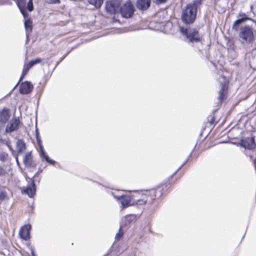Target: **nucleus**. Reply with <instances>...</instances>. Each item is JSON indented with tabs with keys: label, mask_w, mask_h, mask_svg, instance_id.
I'll use <instances>...</instances> for the list:
<instances>
[{
	"label": "nucleus",
	"mask_w": 256,
	"mask_h": 256,
	"mask_svg": "<svg viewBox=\"0 0 256 256\" xmlns=\"http://www.w3.org/2000/svg\"><path fill=\"white\" fill-rule=\"evenodd\" d=\"M169 184H164L158 186L156 188H152L150 190L146 192L145 196L146 199L136 198L135 195L129 194H118L116 193L118 191L108 192V193L112 195L114 198L121 204V207L122 208H126L130 206H136L138 208H143L144 204L151 206L155 204L152 210L154 211L158 207V202L157 200L159 199L163 194H164L169 188Z\"/></svg>",
	"instance_id": "obj_1"
},
{
	"label": "nucleus",
	"mask_w": 256,
	"mask_h": 256,
	"mask_svg": "<svg viewBox=\"0 0 256 256\" xmlns=\"http://www.w3.org/2000/svg\"><path fill=\"white\" fill-rule=\"evenodd\" d=\"M180 32L184 37V41L188 44L194 46V44L198 45L197 48L201 51L202 42V36L200 34L198 30L194 28L180 27Z\"/></svg>",
	"instance_id": "obj_2"
},
{
	"label": "nucleus",
	"mask_w": 256,
	"mask_h": 256,
	"mask_svg": "<svg viewBox=\"0 0 256 256\" xmlns=\"http://www.w3.org/2000/svg\"><path fill=\"white\" fill-rule=\"evenodd\" d=\"M202 0H194L192 2L188 4L183 10L181 19L186 24H193L196 19L198 11V8L202 4Z\"/></svg>",
	"instance_id": "obj_3"
},
{
	"label": "nucleus",
	"mask_w": 256,
	"mask_h": 256,
	"mask_svg": "<svg viewBox=\"0 0 256 256\" xmlns=\"http://www.w3.org/2000/svg\"><path fill=\"white\" fill-rule=\"evenodd\" d=\"M239 37L243 40L250 43L254 40V34L252 28L248 25H246L240 28Z\"/></svg>",
	"instance_id": "obj_4"
},
{
	"label": "nucleus",
	"mask_w": 256,
	"mask_h": 256,
	"mask_svg": "<svg viewBox=\"0 0 256 256\" xmlns=\"http://www.w3.org/2000/svg\"><path fill=\"white\" fill-rule=\"evenodd\" d=\"M134 10L130 0H128L122 6H120L119 12L122 18H130L133 16Z\"/></svg>",
	"instance_id": "obj_5"
},
{
	"label": "nucleus",
	"mask_w": 256,
	"mask_h": 256,
	"mask_svg": "<svg viewBox=\"0 0 256 256\" xmlns=\"http://www.w3.org/2000/svg\"><path fill=\"white\" fill-rule=\"evenodd\" d=\"M122 0H108L105 4L106 12L111 14H114L120 11Z\"/></svg>",
	"instance_id": "obj_6"
},
{
	"label": "nucleus",
	"mask_w": 256,
	"mask_h": 256,
	"mask_svg": "<svg viewBox=\"0 0 256 256\" xmlns=\"http://www.w3.org/2000/svg\"><path fill=\"white\" fill-rule=\"evenodd\" d=\"M21 122L19 117H14L7 124L5 128V132L10 134L17 131L20 127Z\"/></svg>",
	"instance_id": "obj_7"
},
{
	"label": "nucleus",
	"mask_w": 256,
	"mask_h": 256,
	"mask_svg": "<svg viewBox=\"0 0 256 256\" xmlns=\"http://www.w3.org/2000/svg\"><path fill=\"white\" fill-rule=\"evenodd\" d=\"M36 192V186L35 183V180L33 178H32V182L27 186L24 187L22 190V194L28 195L30 198L34 197Z\"/></svg>",
	"instance_id": "obj_8"
},
{
	"label": "nucleus",
	"mask_w": 256,
	"mask_h": 256,
	"mask_svg": "<svg viewBox=\"0 0 256 256\" xmlns=\"http://www.w3.org/2000/svg\"><path fill=\"white\" fill-rule=\"evenodd\" d=\"M240 145L241 146L248 149L254 148L256 146L255 138L254 136L244 138L240 140Z\"/></svg>",
	"instance_id": "obj_9"
},
{
	"label": "nucleus",
	"mask_w": 256,
	"mask_h": 256,
	"mask_svg": "<svg viewBox=\"0 0 256 256\" xmlns=\"http://www.w3.org/2000/svg\"><path fill=\"white\" fill-rule=\"evenodd\" d=\"M32 230V226L30 224H24L20 230L19 235L20 238L24 240H28L30 239V232Z\"/></svg>",
	"instance_id": "obj_10"
},
{
	"label": "nucleus",
	"mask_w": 256,
	"mask_h": 256,
	"mask_svg": "<svg viewBox=\"0 0 256 256\" xmlns=\"http://www.w3.org/2000/svg\"><path fill=\"white\" fill-rule=\"evenodd\" d=\"M34 86L30 81H25L22 82L19 88L20 93L22 94H28L33 90Z\"/></svg>",
	"instance_id": "obj_11"
},
{
	"label": "nucleus",
	"mask_w": 256,
	"mask_h": 256,
	"mask_svg": "<svg viewBox=\"0 0 256 256\" xmlns=\"http://www.w3.org/2000/svg\"><path fill=\"white\" fill-rule=\"evenodd\" d=\"M10 112L8 108L4 107L0 110V124H6L10 118Z\"/></svg>",
	"instance_id": "obj_12"
},
{
	"label": "nucleus",
	"mask_w": 256,
	"mask_h": 256,
	"mask_svg": "<svg viewBox=\"0 0 256 256\" xmlns=\"http://www.w3.org/2000/svg\"><path fill=\"white\" fill-rule=\"evenodd\" d=\"M151 0H136V6L142 11L148 10L150 6Z\"/></svg>",
	"instance_id": "obj_13"
},
{
	"label": "nucleus",
	"mask_w": 256,
	"mask_h": 256,
	"mask_svg": "<svg viewBox=\"0 0 256 256\" xmlns=\"http://www.w3.org/2000/svg\"><path fill=\"white\" fill-rule=\"evenodd\" d=\"M24 26L26 36V42L28 41V36L32 30V22L30 18L26 19L24 22Z\"/></svg>",
	"instance_id": "obj_14"
},
{
	"label": "nucleus",
	"mask_w": 256,
	"mask_h": 256,
	"mask_svg": "<svg viewBox=\"0 0 256 256\" xmlns=\"http://www.w3.org/2000/svg\"><path fill=\"white\" fill-rule=\"evenodd\" d=\"M23 162L25 166L28 168L33 167L32 156L31 152H28L26 154L23 159Z\"/></svg>",
	"instance_id": "obj_15"
},
{
	"label": "nucleus",
	"mask_w": 256,
	"mask_h": 256,
	"mask_svg": "<svg viewBox=\"0 0 256 256\" xmlns=\"http://www.w3.org/2000/svg\"><path fill=\"white\" fill-rule=\"evenodd\" d=\"M228 85L224 84L222 85L219 92L218 99L220 102H222L226 98L227 95Z\"/></svg>",
	"instance_id": "obj_16"
},
{
	"label": "nucleus",
	"mask_w": 256,
	"mask_h": 256,
	"mask_svg": "<svg viewBox=\"0 0 256 256\" xmlns=\"http://www.w3.org/2000/svg\"><path fill=\"white\" fill-rule=\"evenodd\" d=\"M16 154L22 153L26 148V145L24 140L22 139H18L16 142Z\"/></svg>",
	"instance_id": "obj_17"
},
{
	"label": "nucleus",
	"mask_w": 256,
	"mask_h": 256,
	"mask_svg": "<svg viewBox=\"0 0 256 256\" xmlns=\"http://www.w3.org/2000/svg\"><path fill=\"white\" fill-rule=\"evenodd\" d=\"M144 190V192L142 193V191H138V190H134L132 192H130V195H135L136 196V198H144L145 200L146 199V197L145 196L146 192V190Z\"/></svg>",
	"instance_id": "obj_18"
},
{
	"label": "nucleus",
	"mask_w": 256,
	"mask_h": 256,
	"mask_svg": "<svg viewBox=\"0 0 256 256\" xmlns=\"http://www.w3.org/2000/svg\"><path fill=\"white\" fill-rule=\"evenodd\" d=\"M245 22H244L243 18H238L234 22L232 28L236 32H238L240 30V24L244 23Z\"/></svg>",
	"instance_id": "obj_19"
},
{
	"label": "nucleus",
	"mask_w": 256,
	"mask_h": 256,
	"mask_svg": "<svg viewBox=\"0 0 256 256\" xmlns=\"http://www.w3.org/2000/svg\"><path fill=\"white\" fill-rule=\"evenodd\" d=\"M40 156L42 158L44 159L46 162L51 165L54 166L56 163L55 160L50 158L46 154V152L41 154L40 155Z\"/></svg>",
	"instance_id": "obj_20"
},
{
	"label": "nucleus",
	"mask_w": 256,
	"mask_h": 256,
	"mask_svg": "<svg viewBox=\"0 0 256 256\" xmlns=\"http://www.w3.org/2000/svg\"><path fill=\"white\" fill-rule=\"evenodd\" d=\"M42 61V59L40 58H37L34 60H30L28 63L27 64V66L28 68H30L34 65L40 64Z\"/></svg>",
	"instance_id": "obj_21"
},
{
	"label": "nucleus",
	"mask_w": 256,
	"mask_h": 256,
	"mask_svg": "<svg viewBox=\"0 0 256 256\" xmlns=\"http://www.w3.org/2000/svg\"><path fill=\"white\" fill-rule=\"evenodd\" d=\"M238 16L240 18H243L244 19V22H246L247 20H251L252 21V22H256V21L248 17L246 13H244V12H240L238 14Z\"/></svg>",
	"instance_id": "obj_22"
},
{
	"label": "nucleus",
	"mask_w": 256,
	"mask_h": 256,
	"mask_svg": "<svg viewBox=\"0 0 256 256\" xmlns=\"http://www.w3.org/2000/svg\"><path fill=\"white\" fill-rule=\"evenodd\" d=\"M30 69V68H28V66L26 65L24 66V68H23L22 72V74H21V76H20L19 81L18 82L17 84L16 85V86L14 87V88L18 85L19 82L23 80V78H24L25 76L28 72Z\"/></svg>",
	"instance_id": "obj_23"
},
{
	"label": "nucleus",
	"mask_w": 256,
	"mask_h": 256,
	"mask_svg": "<svg viewBox=\"0 0 256 256\" xmlns=\"http://www.w3.org/2000/svg\"><path fill=\"white\" fill-rule=\"evenodd\" d=\"M8 197V194L4 188L0 186V202H2Z\"/></svg>",
	"instance_id": "obj_24"
},
{
	"label": "nucleus",
	"mask_w": 256,
	"mask_h": 256,
	"mask_svg": "<svg viewBox=\"0 0 256 256\" xmlns=\"http://www.w3.org/2000/svg\"><path fill=\"white\" fill-rule=\"evenodd\" d=\"M20 10L26 8V0H14Z\"/></svg>",
	"instance_id": "obj_25"
},
{
	"label": "nucleus",
	"mask_w": 256,
	"mask_h": 256,
	"mask_svg": "<svg viewBox=\"0 0 256 256\" xmlns=\"http://www.w3.org/2000/svg\"><path fill=\"white\" fill-rule=\"evenodd\" d=\"M36 140L37 144L39 146V148H40L39 154H40V155L41 154L46 152V151L44 150V148L42 146V141L41 140L40 137L36 138Z\"/></svg>",
	"instance_id": "obj_26"
},
{
	"label": "nucleus",
	"mask_w": 256,
	"mask_h": 256,
	"mask_svg": "<svg viewBox=\"0 0 256 256\" xmlns=\"http://www.w3.org/2000/svg\"><path fill=\"white\" fill-rule=\"evenodd\" d=\"M103 2V0H90V3L93 4L96 8H100Z\"/></svg>",
	"instance_id": "obj_27"
},
{
	"label": "nucleus",
	"mask_w": 256,
	"mask_h": 256,
	"mask_svg": "<svg viewBox=\"0 0 256 256\" xmlns=\"http://www.w3.org/2000/svg\"><path fill=\"white\" fill-rule=\"evenodd\" d=\"M124 232L122 230V226H120L118 232L116 234L115 236V240H120L123 236Z\"/></svg>",
	"instance_id": "obj_28"
},
{
	"label": "nucleus",
	"mask_w": 256,
	"mask_h": 256,
	"mask_svg": "<svg viewBox=\"0 0 256 256\" xmlns=\"http://www.w3.org/2000/svg\"><path fill=\"white\" fill-rule=\"evenodd\" d=\"M195 147L194 148L192 149V150L191 151V152H190V154H189L188 156V158H186V160H185V161L182 163V164L178 168V170H176L175 171V172H174V174H175L176 172H177L182 166H184L187 162H188L189 160V159H190V158L192 156V152H193L194 151V148H195Z\"/></svg>",
	"instance_id": "obj_29"
},
{
	"label": "nucleus",
	"mask_w": 256,
	"mask_h": 256,
	"mask_svg": "<svg viewBox=\"0 0 256 256\" xmlns=\"http://www.w3.org/2000/svg\"><path fill=\"white\" fill-rule=\"evenodd\" d=\"M8 154L6 152H0V161L2 162H6L8 158Z\"/></svg>",
	"instance_id": "obj_30"
},
{
	"label": "nucleus",
	"mask_w": 256,
	"mask_h": 256,
	"mask_svg": "<svg viewBox=\"0 0 256 256\" xmlns=\"http://www.w3.org/2000/svg\"><path fill=\"white\" fill-rule=\"evenodd\" d=\"M34 8L33 0H29L26 6V9L29 12H32Z\"/></svg>",
	"instance_id": "obj_31"
},
{
	"label": "nucleus",
	"mask_w": 256,
	"mask_h": 256,
	"mask_svg": "<svg viewBox=\"0 0 256 256\" xmlns=\"http://www.w3.org/2000/svg\"><path fill=\"white\" fill-rule=\"evenodd\" d=\"M27 10H26V8H23V9H21V10H20V12L21 14H22V16H23V17H24V20H25L26 19L28 18V12H27Z\"/></svg>",
	"instance_id": "obj_32"
},
{
	"label": "nucleus",
	"mask_w": 256,
	"mask_h": 256,
	"mask_svg": "<svg viewBox=\"0 0 256 256\" xmlns=\"http://www.w3.org/2000/svg\"><path fill=\"white\" fill-rule=\"evenodd\" d=\"M46 2L48 4H60V0H45Z\"/></svg>",
	"instance_id": "obj_33"
},
{
	"label": "nucleus",
	"mask_w": 256,
	"mask_h": 256,
	"mask_svg": "<svg viewBox=\"0 0 256 256\" xmlns=\"http://www.w3.org/2000/svg\"><path fill=\"white\" fill-rule=\"evenodd\" d=\"M70 51L66 52L65 54H64L62 57L60 58V60L59 61L57 62L56 64V66L54 68H56L60 64V63L66 56L70 53Z\"/></svg>",
	"instance_id": "obj_34"
},
{
	"label": "nucleus",
	"mask_w": 256,
	"mask_h": 256,
	"mask_svg": "<svg viewBox=\"0 0 256 256\" xmlns=\"http://www.w3.org/2000/svg\"><path fill=\"white\" fill-rule=\"evenodd\" d=\"M18 154H14L13 156L16 159V164L17 166L20 168V162L18 160Z\"/></svg>",
	"instance_id": "obj_35"
},
{
	"label": "nucleus",
	"mask_w": 256,
	"mask_h": 256,
	"mask_svg": "<svg viewBox=\"0 0 256 256\" xmlns=\"http://www.w3.org/2000/svg\"><path fill=\"white\" fill-rule=\"evenodd\" d=\"M6 146L8 148V149L10 150L11 152L12 156H14V154H16V152H15V151L14 150L13 148L12 147V146L10 144H7Z\"/></svg>",
	"instance_id": "obj_36"
},
{
	"label": "nucleus",
	"mask_w": 256,
	"mask_h": 256,
	"mask_svg": "<svg viewBox=\"0 0 256 256\" xmlns=\"http://www.w3.org/2000/svg\"><path fill=\"white\" fill-rule=\"evenodd\" d=\"M42 172V169L41 168H39L38 172L35 174L32 178H33L34 179V178H36L40 173Z\"/></svg>",
	"instance_id": "obj_37"
},
{
	"label": "nucleus",
	"mask_w": 256,
	"mask_h": 256,
	"mask_svg": "<svg viewBox=\"0 0 256 256\" xmlns=\"http://www.w3.org/2000/svg\"><path fill=\"white\" fill-rule=\"evenodd\" d=\"M6 174V170L0 166V176H4Z\"/></svg>",
	"instance_id": "obj_38"
},
{
	"label": "nucleus",
	"mask_w": 256,
	"mask_h": 256,
	"mask_svg": "<svg viewBox=\"0 0 256 256\" xmlns=\"http://www.w3.org/2000/svg\"><path fill=\"white\" fill-rule=\"evenodd\" d=\"M156 3L157 4H162L165 3L167 0H155Z\"/></svg>",
	"instance_id": "obj_39"
},
{
	"label": "nucleus",
	"mask_w": 256,
	"mask_h": 256,
	"mask_svg": "<svg viewBox=\"0 0 256 256\" xmlns=\"http://www.w3.org/2000/svg\"><path fill=\"white\" fill-rule=\"evenodd\" d=\"M35 132H36V138H40V133L38 132V128H37V127H36V128Z\"/></svg>",
	"instance_id": "obj_40"
},
{
	"label": "nucleus",
	"mask_w": 256,
	"mask_h": 256,
	"mask_svg": "<svg viewBox=\"0 0 256 256\" xmlns=\"http://www.w3.org/2000/svg\"><path fill=\"white\" fill-rule=\"evenodd\" d=\"M214 120H215V116H212L210 118V123L211 124H214Z\"/></svg>",
	"instance_id": "obj_41"
},
{
	"label": "nucleus",
	"mask_w": 256,
	"mask_h": 256,
	"mask_svg": "<svg viewBox=\"0 0 256 256\" xmlns=\"http://www.w3.org/2000/svg\"><path fill=\"white\" fill-rule=\"evenodd\" d=\"M30 252L32 256H36V254L34 252V250L33 248H30Z\"/></svg>",
	"instance_id": "obj_42"
},
{
	"label": "nucleus",
	"mask_w": 256,
	"mask_h": 256,
	"mask_svg": "<svg viewBox=\"0 0 256 256\" xmlns=\"http://www.w3.org/2000/svg\"><path fill=\"white\" fill-rule=\"evenodd\" d=\"M253 164L254 166V169L256 170V158L254 159V160L253 161Z\"/></svg>",
	"instance_id": "obj_43"
},
{
	"label": "nucleus",
	"mask_w": 256,
	"mask_h": 256,
	"mask_svg": "<svg viewBox=\"0 0 256 256\" xmlns=\"http://www.w3.org/2000/svg\"><path fill=\"white\" fill-rule=\"evenodd\" d=\"M25 178H26V180L28 179V180H30L32 181V178H30L27 175H26V176H25Z\"/></svg>",
	"instance_id": "obj_44"
},
{
	"label": "nucleus",
	"mask_w": 256,
	"mask_h": 256,
	"mask_svg": "<svg viewBox=\"0 0 256 256\" xmlns=\"http://www.w3.org/2000/svg\"><path fill=\"white\" fill-rule=\"evenodd\" d=\"M130 217V216H127L126 217V219L128 221H130V220H129V218Z\"/></svg>",
	"instance_id": "obj_45"
},
{
	"label": "nucleus",
	"mask_w": 256,
	"mask_h": 256,
	"mask_svg": "<svg viewBox=\"0 0 256 256\" xmlns=\"http://www.w3.org/2000/svg\"><path fill=\"white\" fill-rule=\"evenodd\" d=\"M98 184L99 185H101V186H102L104 187H106V186H104V185H102V184H100V183H98Z\"/></svg>",
	"instance_id": "obj_46"
},
{
	"label": "nucleus",
	"mask_w": 256,
	"mask_h": 256,
	"mask_svg": "<svg viewBox=\"0 0 256 256\" xmlns=\"http://www.w3.org/2000/svg\"><path fill=\"white\" fill-rule=\"evenodd\" d=\"M149 231H150V233H152V232L151 231V230H150V229L149 230Z\"/></svg>",
	"instance_id": "obj_47"
}]
</instances>
